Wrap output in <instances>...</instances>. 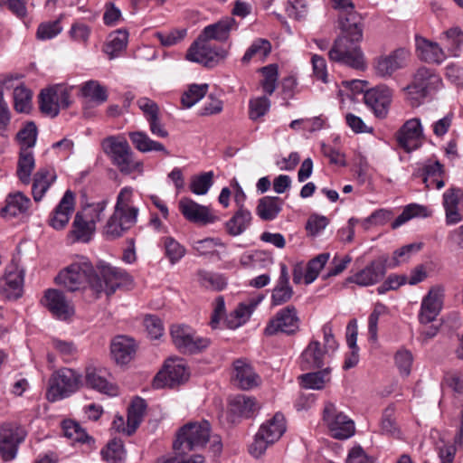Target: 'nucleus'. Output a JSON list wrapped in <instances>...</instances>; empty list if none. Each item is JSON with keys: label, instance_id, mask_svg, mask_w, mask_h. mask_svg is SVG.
Wrapping results in <instances>:
<instances>
[{"label": "nucleus", "instance_id": "1", "mask_svg": "<svg viewBox=\"0 0 463 463\" xmlns=\"http://www.w3.org/2000/svg\"><path fill=\"white\" fill-rule=\"evenodd\" d=\"M130 280V276L123 269L111 266H101L99 273L92 265L82 260L71 264L56 277L57 283L69 291H76L90 285L96 293L113 294L121 282Z\"/></svg>", "mask_w": 463, "mask_h": 463}, {"label": "nucleus", "instance_id": "2", "mask_svg": "<svg viewBox=\"0 0 463 463\" xmlns=\"http://www.w3.org/2000/svg\"><path fill=\"white\" fill-rule=\"evenodd\" d=\"M210 423L207 420L189 422L178 430L173 443L174 456L161 457L157 463H204L200 454L187 457L190 451L203 448L210 441Z\"/></svg>", "mask_w": 463, "mask_h": 463}, {"label": "nucleus", "instance_id": "3", "mask_svg": "<svg viewBox=\"0 0 463 463\" xmlns=\"http://www.w3.org/2000/svg\"><path fill=\"white\" fill-rule=\"evenodd\" d=\"M138 212L133 204V189L123 187L118 194L114 212L103 228L105 237L109 240L121 237L137 223Z\"/></svg>", "mask_w": 463, "mask_h": 463}, {"label": "nucleus", "instance_id": "4", "mask_svg": "<svg viewBox=\"0 0 463 463\" xmlns=\"http://www.w3.org/2000/svg\"><path fill=\"white\" fill-rule=\"evenodd\" d=\"M285 431V417L282 413L277 412L260 427L254 441L250 446V453L256 458L261 456L269 446L280 439Z\"/></svg>", "mask_w": 463, "mask_h": 463}, {"label": "nucleus", "instance_id": "5", "mask_svg": "<svg viewBox=\"0 0 463 463\" xmlns=\"http://www.w3.org/2000/svg\"><path fill=\"white\" fill-rule=\"evenodd\" d=\"M330 61L349 66L357 71L366 69V61L359 43L338 36L331 47Z\"/></svg>", "mask_w": 463, "mask_h": 463}, {"label": "nucleus", "instance_id": "6", "mask_svg": "<svg viewBox=\"0 0 463 463\" xmlns=\"http://www.w3.org/2000/svg\"><path fill=\"white\" fill-rule=\"evenodd\" d=\"M300 324L301 319L296 307L288 305L278 310L269 320L264 334L268 336L279 334L293 336L300 331Z\"/></svg>", "mask_w": 463, "mask_h": 463}, {"label": "nucleus", "instance_id": "7", "mask_svg": "<svg viewBox=\"0 0 463 463\" xmlns=\"http://www.w3.org/2000/svg\"><path fill=\"white\" fill-rule=\"evenodd\" d=\"M80 374L70 368H61L50 379L47 392L48 401L54 402L75 392L80 384Z\"/></svg>", "mask_w": 463, "mask_h": 463}, {"label": "nucleus", "instance_id": "8", "mask_svg": "<svg viewBox=\"0 0 463 463\" xmlns=\"http://www.w3.org/2000/svg\"><path fill=\"white\" fill-rule=\"evenodd\" d=\"M103 146L122 174H131L142 165L140 162L133 160V152L125 139L118 140L115 137H109L103 141Z\"/></svg>", "mask_w": 463, "mask_h": 463}, {"label": "nucleus", "instance_id": "9", "mask_svg": "<svg viewBox=\"0 0 463 463\" xmlns=\"http://www.w3.org/2000/svg\"><path fill=\"white\" fill-rule=\"evenodd\" d=\"M170 335L175 346L184 354L199 353L210 345V340L196 335L195 331L186 325H173Z\"/></svg>", "mask_w": 463, "mask_h": 463}, {"label": "nucleus", "instance_id": "10", "mask_svg": "<svg viewBox=\"0 0 463 463\" xmlns=\"http://www.w3.org/2000/svg\"><path fill=\"white\" fill-rule=\"evenodd\" d=\"M71 104V90L62 85L44 89L39 95L42 113L52 118L58 116L61 109H68Z\"/></svg>", "mask_w": 463, "mask_h": 463}, {"label": "nucleus", "instance_id": "11", "mask_svg": "<svg viewBox=\"0 0 463 463\" xmlns=\"http://www.w3.org/2000/svg\"><path fill=\"white\" fill-rule=\"evenodd\" d=\"M323 420L327 426L331 436L337 439H346L354 433V423L343 412L338 411L335 405L326 402L323 411Z\"/></svg>", "mask_w": 463, "mask_h": 463}, {"label": "nucleus", "instance_id": "12", "mask_svg": "<svg viewBox=\"0 0 463 463\" xmlns=\"http://www.w3.org/2000/svg\"><path fill=\"white\" fill-rule=\"evenodd\" d=\"M442 80L433 70L420 67L413 74L412 80L404 90L418 98H426L441 89Z\"/></svg>", "mask_w": 463, "mask_h": 463}, {"label": "nucleus", "instance_id": "13", "mask_svg": "<svg viewBox=\"0 0 463 463\" xmlns=\"http://www.w3.org/2000/svg\"><path fill=\"white\" fill-rule=\"evenodd\" d=\"M226 56L227 52L224 49L213 47L208 42H199V37L192 43L186 52L188 61L201 63L208 68L216 66Z\"/></svg>", "mask_w": 463, "mask_h": 463}, {"label": "nucleus", "instance_id": "14", "mask_svg": "<svg viewBox=\"0 0 463 463\" xmlns=\"http://www.w3.org/2000/svg\"><path fill=\"white\" fill-rule=\"evenodd\" d=\"M189 373L186 366L181 359H169L163 370L157 373L153 380V387L160 389L164 387L173 388L183 383L188 379Z\"/></svg>", "mask_w": 463, "mask_h": 463}, {"label": "nucleus", "instance_id": "15", "mask_svg": "<svg viewBox=\"0 0 463 463\" xmlns=\"http://www.w3.org/2000/svg\"><path fill=\"white\" fill-rule=\"evenodd\" d=\"M408 58L409 52L406 49H396L388 55H381L374 60V71L382 78H389L395 71L406 66Z\"/></svg>", "mask_w": 463, "mask_h": 463}, {"label": "nucleus", "instance_id": "16", "mask_svg": "<svg viewBox=\"0 0 463 463\" xmlns=\"http://www.w3.org/2000/svg\"><path fill=\"white\" fill-rule=\"evenodd\" d=\"M392 90L386 85H379L364 92V103L377 118H384L392 100Z\"/></svg>", "mask_w": 463, "mask_h": 463}, {"label": "nucleus", "instance_id": "17", "mask_svg": "<svg viewBox=\"0 0 463 463\" xmlns=\"http://www.w3.org/2000/svg\"><path fill=\"white\" fill-rule=\"evenodd\" d=\"M25 432L12 424L0 427V455L5 461L15 458L18 446L24 441Z\"/></svg>", "mask_w": 463, "mask_h": 463}, {"label": "nucleus", "instance_id": "18", "mask_svg": "<svg viewBox=\"0 0 463 463\" xmlns=\"http://www.w3.org/2000/svg\"><path fill=\"white\" fill-rule=\"evenodd\" d=\"M178 205L181 213L191 222L205 225L218 220L208 206L199 204L191 198L183 197Z\"/></svg>", "mask_w": 463, "mask_h": 463}, {"label": "nucleus", "instance_id": "19", "mask_svg": "<svg viewBox=\"0 0 463 463\" xmlns=\"http://www.w3.org/2000/svg\"><path fill=\"white\" fill-rule=\"evenodd\" d=\"M423 137V128L420 119L414 118L407 120L396 135L399 146L406 152L417 149Z\"/></svg>", "mask_w": 463, "mask_h": 463}, {"label": "nucleus", "instance_id": "20", "mask_svg": "<svg viewBox=\"0 0 463 463\" xmlns=\"http://www.w3.org/2000/svg\"><path fill=\"white\" fill-rule=\"evenodd\" d=\"M386 271V259L380 258L371 261L364 269L348 277L346 280L361 287H368L379 282Z\"/></svg>", "mask_w": 463, "mask_h": 463}, {"label": "nucleus", "instance_id": "21", "mask_svg": "<svg viewBox=\"0 0 463 463\" xmlns=\"http://www.w3.org/2000/svg\"><path fill=\"white\" fill-rule=\"evenodd\" d=\"M443 304V293L439 288H431L422 298L420 310L418 316L422 325L433 322L439 316Z\"/></svg>", "mask_w": 463, "mask_h": 463}, {"label": "nucleus", "instance_id": "22", "mask_svg": "<svg viewBox=\"0 0 463 463\" xmlns=\"http://www.w3.org/2000/svg\"><path fill=\"white\" fill-rule=\"evenodd\" d=\"M330 354L318 340H311L300 355V367L304 371L319 369L326 363Z\"/></svg>", "mask_w": 463, "mask_h": 463}, {"label": "nucleus", "instance_id": "23", "mask_svg": "<svg viewBox=\"0 0 463 463\" xmlns=\"http://www.w3.org/2000/svg\"><path fill=\"white\" fill-rule=\"evenodd\" d=\"M24 287V272L13 267L6 270L0 279V294L7 300H15L22 297Z\"/></svg>", "mask_w": 463, "mask_h": 463}, {"label": "nucleus", "instance_id": "24", "mask_svg": "<svg viewBox=\"0 0 463 463\" xmlns=\"http://www.w3.org/2000/svg\"><path fill=\"white\" fill-rule=\"evenodd\" d=\"M75 208V194L67 190L50 215L49 224L55 230H62L68 224Z\"/></svg>", "mask_w": 463, "mask_h": 463}, {"label": "nucleus", "instance_id": "25", "mask_svg": "<svg viewBox=\"0 0 463 463\" xmlns=\"http://www.w3.org/2000/svg\"><path fill=\"white\" fill-rule=\"evenodd\" d=\"M44 304L59 318L67 319L74 314L71 303L66 299L60 290L48 289L44 295Z\"/></svg>", "mask_w": 463, "mask_h": 463}, {"label": "nucleus", "instance_id": "26", "mask_svg": "<svg viewBox=\"0 0 463 463\" xmlns=\"http://www.w3.org/2000/svg\"><path fill=\"white\" fill-rule=\"evenodd\" d=\"M232 381L239 388L250 390L258 385L259 376L247 360L237 359L233 362Z\"/></svg>", "mask_w": 463, "mask_h": 463}, {"label": "nucleus", "instance_id": "27", "mask_svg": "<svg viewBox=\"0 0 463 463\" xmlns=\"http://www.w3.org/2000/svg\"><path fill=\"white\" fill-rule=\"evenodd\" d=\"M340 28L342 34L340 37H345L352 41L361 43L364 37V18L357 12L347 13L345 16L340 17Z\"/></svg>", "mask_w": 463, "mask_h": 463}, {"label": "nucleus", "instance_id": "28", "mask_svg": "<svg viewBox=\"0 0 463 463\" xmlns=\"http://www.w3.org/2000/svg\"><path fill=\"white\" fill-rule=\"evenodd\" d=\"M463 200V191L452 186L443 194V206L446 212L448 224H456L462 220L458 211V204Z\"/></svg>", "mask_w": 463, "mask_h": 463}, {"label": "nucleus", "instance_id": "29", "mask_svg": "<svg viewBox=\"0 0 463 463\" xmlns=\"http://www.w3.org/2000/svg\"><path fill=\"white\" fill-rule=\"evenodd\" d=\"M235 24L236 22L232 17H227L215 24H209L204 27L199 35V42H209L211 40L225 42Z\"/></svg>", "mask_w": 463, "mask_h": 463}, {"label": "nucleus", "instance_id": "30", "mask_svg": "<svg viewBox=\"0 0 463 463\" xmlns=\"http://www.w3.org/2000/svg\"><path fill=\"white\" fill-rule=\"evenodd\" d=\"M110 351L117 364H126L134 357L136 345L132 338L118 335L111 343Z\"/></svg>", "mask_w": 463, "mask_h": 463}, {"label": "nucleus", "instance_id": "31", "mask_svg": "<svg viewBox=\"0 0 463 463\" xmlns=\"http://www.w3.org/2000/svg\"><path fill=\"white\" fill-rule=\"evenodd\" d=\"M31 201L24 194L17 192L10 194L5 199V205L0 211V215L6 219H12L24 213L30 207Z\"/></svg>", "mask_w": 463, "mask_h": 463}, {"label": "nucleus", "instance_id": "32", "mask_svg": "<svg viewBox=\"0 0 463 463\" xmlns=\"http://www.w3.org/2000/svg\"><path fill=\"white\" fill-rule=\"evenodd\" d=\"M419 57L427 62L440 63L446 58L445 51L437 43L424 38H416Z\"/></svg>", "mask_w": 463, "mask_h": 463}, {"label": "nucleus", "instance_id": "33", "mask_svg": "<svg viewBox=\"0 0 463 463\" xmlns=\"http://www.w3.org/2000/svg\"><path fill=\"white\" fill-rule=\"evenodd\" d=\"M56 179L55 172L51 168H40L33 180L32 194L35 202H39Z\"/></svg>", "mask_w": 463, "mask_h": 463}, {"label": "nucleus", "instance_id": "34", "mask_svg": "<svg viewBox=\"0 0 463 463\" xmlns=\"http://www.w3.org/2000/svg\"><path fill=\"white\" fill-rule=\"evenodd\" d=\"M229 405L232 413L245 418L252 417L260 409L254 397L244 394H238L231 398Z\"/></svg>", "mask_w": 463, "mask_h": 463}, {"label": "nucleus", "instance_id": "35", "mask_svg": "<svg viewBox=\"0 0 463 463\" xmlns=\"http://www.w3.org/2000/svg\"><path fill=\"white\" fill-rule=\"evenodd\" d=\"M251 213L241 206L232 217L225 222V229L229 235L239 236L250 225Z\"/></svg>", "mask_w": 463, "mask_h": 463}, {"label": "nucleus", "instance_id": "36", "mask_svg": "<svg viewBox=\"0 0 463 463\" xmlns=\"http://www.w3.org/2000/svg\"><path fill=\"white\" fill-rule=\"evenodd\" d=\"M283 201L277 196H264L258 202L256 213L262 221L274 220L282 210Z\"/></svg>", "mask_w": 463, "mask_h": 463}, {"label": "nucleus", "instance_id": "37", "mask_svg": "<svg viewBox=\"0 0 463 463\" xmlns=\"http://www.w3.org/2000/svg\"><path fill=\"white\" fill-rule=\"evenodd\" d=\"M87 220L80 211L74 216L71 234L78 241L89 242L96 231L91 221L88 222Z\"/></svg>", "mask_w": 463, "mask_h": 463}, {"label": "nucleus", "instance_id": "38", "mask_svg": "<svg viewBox=\"0 0 463 463\" xmlns=\"http://www.w3.org/2000/svg\"><path fill=\"white\" fill-rule=\"evenodd\" d=\"M128 137L134 145L135 148L139 152L147 153L151 151L163 152L168 156L169 152L165 146L157 141L152 140L148 135L142 131L130 132Z\"/></svg>", "mask_w": 463, "mask_h": 463}, {"label": "nucleus", "instance_id": "39", "mask_svg": "<svg viewBox=\"0 0 463 463\" xmlns=\"http://www.w3.org/2000/svg\"><path fill=\"white\" fill-rule=\"evenodd\" d=\"M128 40V32L118 29L109 35L107 43L104 46V52L113 59L127 48Z\"/></svg>", "mask_w": 463, "mask_h": 463}, {"label": "nucleus", "instance_id": "40", "mask_svg": "<svg viewBox=\"0 0 463 463\" xmlns=\"http://www.w3.org/2000/svg\"><path fill=\"white\" fill-rule=\"evenodd\" d=\"M146 403L144 399L137 397L131 402L128 411L127 435H132L142 421Z\"/></svg>", "mask_w": 463, "mask_h": 463}, {"label": "nucleus", "instance_id": "41", "mask_svg": "<svg viewBox=\"0 0 463 463\" xmlns=\"http://www.w3.org/2000/svg\"><path fill=\"white\" fill-rule=\"evenodd\" d=\"M440 40L452 56H458L463 45V31L459 27H452L442 33Z\"/></svg>", "mask_w": 463, "mask_h": 463}, {"label": "nucleus", "instance_id": "42", "mask_svg": "<svg viewBox=\"0 0 463 463\" xmlns=\"http://www.w3.org/2000/svg\"><path fill=\"white\" fill-rule=\"evenodd\" d=\"M34 165L33 154L30 150L21 148L17 164V176L23 184H28L31 182Z\"/></svg>", "mask_w": 463, "mask_h": 463}, {"label": "nucleus", "instance_id": "43", "mask_svg": "<svg viewBox=\"0 0 463 463\" xmlns=\"http://www.w3.org/2000/svg\"><path fill=\"white\" fill-rule=\"evenodd\" d=\"M86 383L100 392L115 395L117 393L116 387L109 383L100 373V371L88 368L86 372Z\"/></svg>", "mask_w": 463, "mask_h": 463}, {"label": "nucleus", "instance_id": "44", "mask_svg": "<svg viewBox=\"0 0 463 463\" xmlns=\"http://www.w3.org/2000/svg\"><path fill=\"white\" fill-rule=\"evenodd\" d=\"M13 76L0 77V130H6L11 122V110L4 98V88L13 87Z\"/></svg>", "mask_w": 463, "mask_h": 463}, {"label": "nucleus", "instance_id": "45", "mask_svg": "<svg viewBox=\"0 0 463 463\" xmlns=\"http://www.w3.org/2000/svg\"><path fill=\"white\" fill-rule=\"evenodd\" d=\"M329 373L330 369L327 367L321 371L301 374L298 378L304 388L321 390L330 379Z\"/></svg>", "mask_w": 463, "mask_h": 463}, {"label": "nucleus", "instance_id": "46", "mask_svg": "<svg viewBox=\"0 0 463 463\" xmlns=\"http://www.w3.org/2000/svg\"><path fill=\"white\" fill-rule=\"evenodd\" d=\"M101 457L107 463H123L126 458L123 442L120 439H113L101 449Z\"/></svg>", "mask_w": 463, "mask_h": 463}, {"label": "nucleus", "instance_id": "47", "mask_svg": "<svg viewBox=\"0 0 463 463\" xmlns=\"http://www.w3.org/2000/svg\"><path fill=\"white\" fill-rule=\"evenodd\" d=\"M82 97L89 99L97 104H102L108 99L107 90L97 80H89L80 87Z\"/></svg>", "mask_w": 463, "mask_h": 463}, {"label": "nucleus", "instance_id": "48", "mask_svg": "<svg viewBox=\"0 0 463 463\" xmlns=\"http://www.w3.org/2000/svg\"><path fill=\"white\" fill-rule=\"evenodd\" d=\"M14 108L19 113H28L32 108V91L24 84L14 89Z\"/></svg>", "mask_w": 463, "mask_h": 463}, {"label": "nucleus", "instance_id": "49", "mask_svg": "<svg viewBox=\"0 0 463 463\" xmlns=\"http://www.w3.org/2000/svg\"><path fill=\"white\" fill-rule=\"evenodd\" d=\"M257 303H250L246 305L244 303L239 304L234 311L226 319L227 326L229 328H237L244 324L250 317Z\"/></svg>", "mask_w": 463, "mask_h": 463}, {"label": "nucleus", "instance_id": "50", "mask_svg": "<svg viewBox=\"0 0 463 463\" xmlns=\"http://www.w3.org/2000/svg\"><path fill=\"white\" fill-rule=\"evenodd\" d=\"M430 215V211L427 207L411 203L407 205L402 213L392 223V229H396L414 217H427Z\"/></svg>", "mask_w": 463, "mask_h": 463}, {"label": "nucleus", "instance_id": "51", "mask_svg": "<svg viewBox=\"0 0 463 463\" xmlns=\"http://www.w3.org/2000/svg\"><path fill=\"white\" fill-rule=\"evenodd\" d=\"M270 51V43L266 39L258 38L255 41H253L251 45L247 49V51L245 52L244 55L241 58V61L247 64L255 56L265 58L269 54Z\"/></svg>", "mask_w": 463, "mask_h": 463}, {"label": "nucleus", "instance_id": "52", "mask_svg": "<svg viewBox=\"0 0 463 463\" xmlns=\"http://www.w3.org/2000/svg\"><path fill=\"white\" fill-rule=\"evenodd\" d=\"M208 84H192L188 90L184 92L181 102L184 108H192L199 100H201L207 93Z\"/></svg>", "mask_w": 463, "mask_h": 463}, {"label": "nucleus", "instance_id": "53", "mask_svg": "<svg viewBox=\"0 0 463 463\" xmlns=\"http://www.w3.org/2000/svg\"><path fill=\"white\" fill-rule=\"evenodd\" d=\"M329 258L330 254L325 252L308 261L304 275V280L307 285L312 283L317 278L320 270L324 268Z\"/></svg>", "mask_w": 463, "mask_h": 463}, {"label": "nucleus", "instance_id": "54", "mask_svg": "<svg viewBox=\"0 0 463 463\" xmlns=\"http://www.w3.org/2000/svg\"><path fill=\"white\" fill-rule=\"evenodd\" d=\"M422 247V243H411L402 246L393 252V256L386 266L394 268L410 260L412 254L417 253Z\"/></svg>", "mask_w": 463, "mask_h": 463}, {"label": "nucleus", "instance_id": "55", "mask_svg": "<svg viewBox=\"0 0 463 463\" xmlns=\"http://www.w3.org/2000/svg\"><path fill=\"white\" fill-rule=\"evenodd\" d=\"M213 172L209 171L203 173L199 175L193 176L190 183V190L197 195H203L207 194L213 185Z\"/></svg>", "mask_w": 463, "mask_h": 463}, {"label": "nucleus", "instance_id": "56", "mask_svg": "<svg viewBox=\"0 0 463 463\" xmlns=\"http://www.w3.org/2000/svg\"><path fill=\"white\" fill-rule=\"evenodd\" d=\"M264 79L261 81V87L264 92L268 95H271L276 88L279 78V71L277 64H269L260 69Z\"/></svg>", "mask_w": 463, "mask_h": 463}, {"label": "nucleus", "instance_id": "57", "mask_svg": "<svg viewBox=\"0 0 463 463\" xmlns=\"http://www.w3.org/2000/svg\"><path fill=\"white\" fill-rule=\"evenodd\" d=\"M165 256L172 264L178 262L185 254V248L172 237L163 239Z\"/></svg>", "mask_w": 463, "mask_h": 463}, {"label": "nucleus", "instance_id": "58", "mask_svg": "<svg viewBox=\"0 0 463 463\" xmlns=\"http://www.w3.org/2000/svg\"><path fill=\"white\" fill-rule=\"evenodd\" d=\"M198 277L203 286L213 290H222L227 285L225 278L221 274L202 270L198 272Z\"/></svg>", "mask_w": 463, "mask_h": 463}, {"label": "nucleus", "instance_id": "59", "mask_svg": "<svg viewBox=\"0 0 463 463\" xmlns=\"http://www.w3.org/2000/svg\"><path fill=\"white\" fill-rule=\"evenodd\" d=\"M37 137V128L36 125L31 121L28 122L19 132L17 133V139L20 142L21 148H29L34 146Z\"/></svg>", "mask_w": 463, "mask_h": 463}, {"label": "nucleus", "instance_id": "60", "mask_svg": "<svg viewBox=\"0 0 463 463\" xmlns=\"http://www.w3.org/2000/svg\"><path fill=\"white\" fill-rule=\"evenodd\" d=\"M107 204L108 202L106 200H102L98 203L88 204L80 212L85 218L88 219V222L91 221V223H93L94 227H96L97 222H99L104 215V211L107 207Z\"/></svg>", "mask_w": 463, "mask_h": 463}, {"label": "nucleus", "instance_id": "61", "mask_svg": "<svg viewBox=\"0 0 463 463\" xmlns=\"http://www.w3.org/2000/svg\"><path fill=\"white\" fill-rule=\"evenodd\" d=\"M64 436L78 442H85L89 438L85 430L75 421L68 420L62 422Z\"/></svg>", "mask_w": 463, "mask_h": 463}, {"label": "nucleus", "instance_id": "62", "mask_svg": "<svg viewBox=\"0 0 463 463\" xmlns=\"http://www.w3.org/2000/svg\"><path fill=\"white\" fill-rule=\"evenodd\" d=\"M250 107V118L256 120L263 117L269 109L270 101L267 97H259L251 99L249 103Z\"/></svg>", "mask_w": 463, "mask_h": 463}, {"label": "nucleus", "instance_id": "63", "mask_svg": "<svg viewBox=\"0 0 463 463\" xmlns=\"http://www.w3.org/2000/svg\"><path fill=\"white\" fill-rule=\"evenodd\" d=\"M294 291L289 284H276L272 295L271 302L274 306H280L288 302L293 297Z\"/></svg>", "mask_w": 463, "mask_h": 463}, {"label": "nucleus", "instance_id": "64", "mask_svg": "<svg viewBox=\"0 0 463 463\" xmlns=\"http://www.w3.org/2000/svg\"><path fill=\"white\" fill-rule=\"evenodd\" d=\"M62 30L59 20L42 23L37 29L36 36L40 40H50L58 35Z\"/></svg>", "mask_w": 463, "mask_h": 463}]
</instances>
